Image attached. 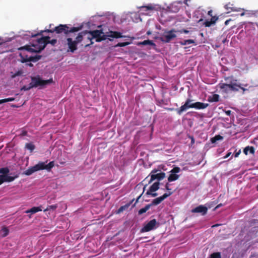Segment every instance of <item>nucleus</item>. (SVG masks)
I'll return each instance as SVG.
<instances>
[{"instance_id":"5701e85b","label":"nucleus","mask_w":258,"mask_h":258,"mask_svg":"<svg viewBox=\"0 0 258 258\" xmlns=\"http://www.w3.org/2000/svg\"><path fill=\"white\" fill-rule=\"evenodd\" d=\"M41 57V55H36L35 56H30L29 59H25L24 61H30L33 62H36L39 60Z\"/></svg>"},{"instance_id":"aec40b11","label":"nucleus","mask_w":258,"mask_h":258,"mask_svg":"<svg viewBox=\"0 0 258 258\" xmlns=\"http://www.w3.org/2000/svg\"><path fill=\"white\" fill-rule=\"evenodd\" d=\"M42 209L41 207H34L31 209L27 210L25 212L26 213H31V214H35L38 212L41 211Z\"/></svg>"},{"instance_id":"052dcab7","label":"nucleus","mask_w":258,"mask_h":258,"mask_svg":"<svg viewBox=\"0 0 258 258\" xmlns=\"http://www.w3.org/2000/svg\"><path fill=\"white\" fill-rule=\"evenodd\" d=\"M110 37H113V31H110Z\"/></svg>"},{"instance_id":"423d86ee","label":"nucleus","mask_w":258,"mask_h":258,"mask_svg":"<svg viewBox=\"0 0 258 258\" xmlns=\"http://www.w3.org/2000/svg\"><path fill=\"white\" fill-rule=\"evenodd\" d=\"M31 79V82L30 83V85H31L32 88L40 87L41 88L53 83V80L52 78L47 80H42L39 76L36 77H32Z\"/></svg>"},{"instance_id":"f8f14e48","label":"nucleus","mask_w":258,"mask_h":258,"mask_svg":"<svg viewBox=\"0 0 258 258\" xmlns=\"http://www.w3.org/2000/svg\"><path fill=\"white\" fill-rule=\"evenodd\" d=\"M182 4L181 1H176L172 3L168 8L169 11L174 13H177L179 11Z\"/></svg>"},{"instance_id":"680f3d73","label":"nucleus","mask_w":258,"mask_h":258,"mask_svg":"<svg viewBox=\"0 0 258 258\" xmlns=\"http://www.w3.org/2000/svg\"><path fill=\"white\" fill-rule=\"evenodd\" d=\"M27 65L30 66V67H32L33 66V64L31 63V62H29V63H27Z\"/></svg>"},{"instance_id":"7ed1b4c3","label":"nucleus","mask_w":258,"mask_h":258,"mask_svg":"<svg viewBox=\"0 0 258 258\" xmlns=\"http://www.w3.org/2000/svg\"><path fill=\"white\" fill-rule=\"evenodd\" d=\"M48 39H50L49 36L42 37L38 39L37 41V44L32 45V46L35 47V49L32 48L30 45H25L20 47L19 49L25 50L30 52H39L44 49L46 45L48 44V42H47Z\"/></svg>"},{"instance_id":"338daca9","label":"nucleus","mask_w":258,"mask_h":258,"mask_svg":"<svg viewBox=\"0 0 258 258\" xmlns=\"http://www.w3.org/2000/svg\"><path fill=\"white\" fill-rule=\"evenodd\" d=\"M253 256H255V255L254 254H251L250 256V258L253 257Z\"/></svg>"},{"instance_id":"69168bd1","label":"nucleus","mask_w":258,"mask_h":258,"mask_svg":"<svg viewBox=\"0 0 258 258\" xmlns=\"http://www.w3.org/2000/svg\"><path fill=\"white\" fill-rule=\"evenodd\" d=\"M191 142H192V143H194V138H193V137H192V138H191Z\"/></svg>"},{"instance_id":"cd10ccee","label":"nucleus","mask_w":258,"mask_h":258,"mask_svg":"<svg viewBox=\"0 0 258 258\" xmlns=\"http://www.w3.org/2000/svg\"><path fill=\"white\" fill-rule=\"evenodd\" d=\"M130 207V204H125L122 206H121L117 211H116V214H119L122 212L123 211L127 210Z\"/></svg>"},{"instance_id":"ddd939ff","label":"nucleus","mask_w":258,"mask_h":258,"mask_svg":"<svg viewBox=\"0 0 258 258\" xmlns=\"http://www.w3.org/2000/svg\"><path fill=\"white\" fill-rule=\"evenodd\" d=\"M217 87L220 89L221 93L228 94L230 92L229 83H223L222 81L219 83Z\"/></svg>"},{"instance_id":"c9c22d12","label":"nucleus","mask_w":258,"mask_h":258,"mask_svg":"<svg viewBox=\"0 0 258 258\" xmlns=\"http://www.w3.org/2000/svg\"><path fill=\"white\" fill-rule=\"evenodd\" d=\"M126 36H123L120 32L117 31H114V38H118L122 37H126Z\"/></svg>"},{"instance_id":"f704fd0d","label":"nucleus","mask_w":258,"mask_h":258,"mask_svg":"<svg viewBox=\"0 0 258 258\" xmlns=\"http://www.w3.org/2000/svg\"><path fill=\"white\" fill-rule=\"evenodd\" d=\"M208 258H221V253L219 252H214Z\"/></svg>"},{"instance_id":"9b49d317","label":"nucleus","mask_w":258,"mask_h":258,"mask_svg":"<svg viewBox=\"0 0 258 258\" xmlns=\"http://www.w3.org/2000/svg\"><path fill=\"white\" fill-rule=\"evenodd\" d=\"M173 194V191H169V192H166L162 196H160L158 198H157L154 199L151 203L149 204L151 205V207L153 206H156L160 204L163 201H164L165 199L171 196Z\"/></svg>"},{"instance_id":"f03ea898","label":"nucleus","mask_w":258,"mask_h":258,"mask_svg":"<svg viewBox=\"0 0 258 258\" xmlns=\"http://www.w3.org/2000/svg\"><path fill=\"white\" fill-rule=\"evenodd\" d=\"M192 100L188 98L186 100L185 103L179 108H175V111L178 115H181L183 112L185 111L188 108H195L197 109H204L207 108L209 104L201 102L191 103Z\"/></svg>"},{"instance_id":"4c0bfd02","label":"nucleus","mask_w":258,"mask_h":258,"mask_svg":"<svg viewBox=\"0 0 258 258\" xmlns=\"http://www.w3.org/2000/svg\"><path fill=\"white\" fill-rule=\"evenodd\" d=\"M49 39H48L47 40V42H48V44H51L52 46H54L57 42V40L55 39H53L50 40Z\"/></svg>"},{"instance_id":"3c124183","label":"nucleus","mask_w":258,"mask_h":258,"mask_svg":"<svg viewBox=\"0 0 258 258\" xmlns=\"http://www.w3.org/2000/svg\"><path fill=\"white\" fill-rule=\"evenodd\" d=\"M226 115L230 116L231 113V110H227L225 111Z\"/></svg>"},{"instance_id":"774afa93","label":"nucleus","mask_w":258,"mask_h":258,"mask_svg":"<svg viewBox=\"0 0 258 258\" xmlns=\"http://www.w3.org/2000/svg\"><path fill=\"white\" fill-rule=\"evenodd\" d=\"M218 226V224H216V225H213L212 227H217Z\"/></svg>"},{"instance_id":"5fc2aeb1","label":"nucleus","mask_w":258,"mask_h":258,"mask_svg":"<svg viewBox=\"0 0 258 258\" xmlns=\"http://www.w3.org/2000/svg\"><path fill=\"white\" fill-rule=\"evenodd\" d=\"M231 154V152L228 153L225 156H224V158H228Z\"/></svg>"},{"instance_id":"39448f33","label":"nucleus","mask_w":258,"mask_h":258,"mask_svg":"<svg viewBox=\"0 0 258 258\" xmlns=\"http://www.w3.org/2000/svg\"><path fill=\"white\" fill-rule=\"evenodd\" d=\"M47 161H46V162H39L38 164L26 170L24 174L26 175H30L34 172L39 170H46L47 171H51V169L54 166V161H51L48 164H46V163H47Z\"/></svg>"},{"instance_id":"79ce46f5","label":"nucleus","mask_w":258,"mask_h":258,"mask_svg":"<svg viewBox=\"0 0 258 258\" xmlns=\"http://www.w3.org/2000/svg\"><path fill=\"white\" fill-rule=\"evenodd\" d=\"M31 88H32V87L31 86V85H30V83L29 84V86H23L21 90H24V91H28V90H29L30 89H31Z\"/></svg>"},{"instance_id":"a878e982","label":"nucleus","mask_w":258,"mask_h":258,"mask_svg":"<svg viewBox=\"0 0 258 258\" xmlns=\"http://www.w3.org/2000/svg\"><path fill=\"white\" fill-rule=\"evenodd\" d=\"M150 208H151V205H149V204L146 205L144 208H143L139 210L138 214L139 215H141L146 213Z\"/></svg>"},{"instance_id":"c85d7f7f","label":"nucleus","mask_w":258,"mask_h":258,"mask_svg":"<svg viewBox=\"0 0 258 258\" xmlns=\"http://www.w3.org/2000/svg\"><path fill=\"white\" fill-rule=\"evenodd\" d=\"M20 56H21L22 62H30V61H24L25 59H29V56L26 54L24 52L20 53Z\"/></svg>"},{"instance_id":"0e129e2a","label":"nucleus","mask_w":258,"mask_h":258,"mask_svg":"<svg viewBox=\"0 0 258 258\" xmlns=\"http://www.w3.org/2000/svg\"><path fill=\"white\" fill-rule=\"evenodd\" d=\"M230 20H226L225 22V25H227L228 24V22Z\"/></svg>"},{"instance_id":"a211bd4d","label":"nucleus","mask_w":258,"mask_h":258,"mask_svg":"<svg viewBox=\"0 0 258 258\" xmlns=\"http://www.w3.org/2000/svg\"><path fill=\"white\" fill-rule=\"evenodd\" d=\"M160 183L159 182H156L154 183L146 192V195H149L150 192H155L159 188Z\"/></svg>"},{"instance_id":"864d4df0","label":"nucleus","mask_w":258,"mask_h":258,"mask_svg":"<svg viewBox=\"0 0 258 258\" xmlns=\"http://www.w3.org/2000/svg\"><path fill=\"white\" fill-rule=\"evenodd\" d=\"M21 135L22 136H26V135H27V132H26V131H23Z\"/></svg>"},{"instance_id":"20e7f679","label":"nucleus","mask_w":258,"mask_h":258,"mask_svg":"<svg viewBox=\"0 0 258 258\" xmlns=\"http://www.w3.org/2000/svg\"><path fill=\"white\" fill-rule=\"evenodd\" d=\"M86 43H84L85 47L90 46L93 44L92 40L96 39V41L100 42L105 39V35L102 30H96L93 31H87V36L86 37Z\"/></svg>"},{"instance_id":"13d9d810","label":"nucleus","mask_w":258,"mask_h":258,"mask_svg":"<svg viewBox=\"0 0 258 258\" xmlns=\"http://www.w3.org/2000/svg\"><path fill=\"white\" fill-rule=\"evenodd\" d=\"M135 199H133L132 201H131L129 203H127L126 204H130V206H131V205L133 203V202L134 201Z\"/></svg>"},{"instance_id":"6e6552de","label":"nucleus","mask_w":258,"mask_h":258,"mask_svg":"<svg viewBox=\"0 0 258 258\" xmlns=\"http://www.w3.org/2000/svg\"><path fill=\"white\" fill-rule=\"evenodd\" d=\"M157 225H159L155 219L150 221L148 223L145 224L141 229V232H147L157 228Z\"/></svg>"},{"instance_id":"8fccbe9b","label":"nucleus","mask_w":258,"mask_h":258,"mask_svg":"<svg viewBox=\"0 0 258 258\" xmlns=\"http://www.w3.org/2000/svg\"><path fill=\"white\" fill-rule=\"evenodd\" d=\"M208 15L211 17L213 16V11L212 10H210L208 12Z\"/></svg>"},{"instance_id":"a18cd8bd","label":"nucleus","mask_w":258,"mask_h":258,"mask_svg":"<svg viewBox=\"0 0 258 258\" xmlns=\"http://www.w3.org/2000/svg\"><path fill=\"white\" fill-rule=\"evenodd\" d=\"M143 195V193H142L136 199L135 203L132 205V208H134L136 206L137 203L139 202V199L141 198Z\"/></svg>"},{"instance_id":"e433bc0d","label":"nucleus","mask_w":258,"mask_h":258,"mask_svg":"<svg viewBox=\"0 0 258 258\" xmlns=\"http://www.w3.org/2000/svg\"><path fill=\"white\" fill-rule=\"evenodd\" d=\"M57 206L56 205H50L48 206L46 209L44 210V211H50V210H54L56 209Z\"/></svg>"},{"instance_id":"9d476101","label":"nucleus","mask_w":258,"mask_h":258,"mask_svg":"<svg viewBox=\"0 0 258 258\" xmlns=\"http://www.w3.org/2000/svg\"><path fill=\"white\" fill-rule=\"evenodd\" d=\"M158 171V170L155 169H153L150 173L151 179L149 183H151L155 179L161 180L164 179L165 177V173L164 172H160L159 173L155 174Z\"/></svg>"},{"instance_id":"473e14b6","label":"nucleus","mask_w":258,"mask_h":258,"mask_svg":"<svg viewBox=\"0 0 258 258\" xmlns=\"http://www.w3.org/2000/svg\"><path fill=\"white\" fill-rule=\"evenodd\" d=\"M131 43V42H118L117 44L114 45V47H123L130 44Z\"/></svg>"},{"instance_id":"b1692460","label":"nucleus","mask_w":258,"mask_h":258,"mask_svg":"<svg viewBox=\"0 0 258 258\" xmlns=\"http://www.w3.org/2000/svg\"><path fill=\"white\" fill-rule=\"evenodd\" d=\"M141 9L144 11H153L155 10V7L152 4L148 5V6H144L141 7Z\"/></svg>"},{"instance_id":"dca6fc26","label":"nucleus","mask_w":258,"mask_h":258,"mask_svg":"<svg viewBox=\"0 0 258 258\" xmlns=\"http://www.w3.org/2000/svg\"><path fill=\"white\" fill-rule=\"evenodd\" d=\"M18 177V175L15 176H5L0 175V185L4 182H12L15 180V178Z\"/></svg>"},{"instance_id":"58836bf2","label":"nucleus","mask_w":258,"mask_h":258,"mask_svg":"<svg viewBox=\"0 0 258 258\" xmlns=\"http://www.w3.org/2000/svg\"><path fill=\"white\" fill-rule=\"evenodd\" d=\"M180 170V169L179 167H174L171 170V173H172L173 174H176L177 173H178L179 172Z\"/></svg>"},{"instance_id":"de8ad7c7","label":"nucleus","mask_w":258,"mask_h":258,"mask_svg":"<svg viewBox=\"0 0 258 258\" xmlns=\"http://www.w3.org/2000/svg\"><path fill=\"white\" fill-rule=\"evenodd\" d=\"M149 196H151L152 197H156L158 196V194L155 192H150Z\"/></svg>"},{"instance_id":"09e8293b","label":"nucleus","mask_w":258,"mask_h":258,"mask_svg":"<svg viewBox=\"0 0 258 258\" xmlns=\"http://www.w3.org/2000/svg\"><path fill=\"white\" fill-rule=\"evenodd\" d=\"M180 33H185V34H187L189 33V31L188 30H185V29H183V30H181L179 31Z\"/></svg>"},{"instance_id":"6ab92c4d","label":"nucleus","mask_w":258,"mask_h":258,"mask_svg":"<svg viewBox=\"0 0 258 258\" xmlns=\"http://www.w3.org/2000/svg\"><path fill=\"white\" fill-rule=\"evenodd\" d=\"M137 45L138 46L147 45H150L153 46H156V44L154 43V42L152 40H150L149 39L145 40L142 42H139Z\"/></svg>"},{"instance_id":"2eb2a0df","label":"nucleus","mask_w":258,"mask_h":258,"mask_svg":"<svg viewBox=\"0 0 258 258\" xmlns=\"http://www.w3.org/2000/svg\"><path fill=\"white\" fill-rule=\"evenodd\" d=\"M67 42L69 47L68 51L74 52L77 50L78 44L75 41H73L71 38H67Z\"/></svg>"},{"instance_id":"412c9836","label":"nucleus","mask_w":258,"mask_h":258,"mask_svg":"<svg viewBox=\"0 0 258 258\" xmlns=\"http://www.w3.org/2000/svg\"><path fill=\"white\" fill-rule=\"evenodd\" d=\"M220 96L218 94H214L208 97V100L210 102H217L219 100Z\"/></svg>"},{"instance_id":"1a4fd4ad","label":"nucleus","mask_w":258,"mask_h":258,"mask_svg":"<svg viewBox=\"0 0 258 258\" xmlns=\"http://www.w3.org/2000/svg\"><path fill=\"white\" fill-rule=\"evenodd\" d=\"M176 32V31L174 29H172L168 31L166 34L163 35L160 38L161 41L164 43H168L170 42L172 39L176 37V35L173 33V32Z\"/></svg>"},{"instance_id":"bf43d9fd","label":"nucleus","mask_w":258,"mask_h":258,"mask_svg":"<svg viewBox=\"0 0 258 258\" xmlns=\"http://www.w3.org/2000/svg\"><path fill=\"white\" fill-rule=\"evenodd\" d=\"M239 88L241 89V90H242L243 92L246 90V89L244 88L243 87H241V86H240V87H238V89Z\"/></svg>"},{"instance_id":"6e6d98bb","label":"nucleus","mask_w":258,"mask_h":258,"mask_svg":"<svg viewBox=\"0 0 258 258\" xmlns=\"http://www.w3.org/2000/svg\"><path fill=\"white\" fill-rule=\"evenodd\" d=\"M166 110H169V111H172V110H174L175 111V109H174L173 108H167Z\"/></svg>"},{"instance_id":"a19ab883","label":"nucleus","mask_w":258,"mask_h":258,"mask_svg":"<svg viewBox=\"0 0 258 258\" xmlns=\"http://www.w3.org/2000/svg\"><path fill=\"white\" fill-rule=\"evenodd\" d=\"M212 25H214V24L211 20H206L204 22V25L205 27H209Z\"/></svg>"},{"instance_id":"c756f323","label":"nucleus","mask_w":258,"mask_h":258,"mask_svg":"<svg viewBox=\"0 0 258 258\" xmlns=\"http://www.w3.org/2000/svg\"><path fill=\"white\" fill-rule=\"evenodd\" d=\"M10 170L8 167H4L0 168V173L2 174L1 175L9 176L8 174L9 173Z\"/></svg>"},{"instance_id":"f3484780","label":"nucleus","mask_w":258,"mask_h":258,"mask_svg":"<svg viewBox=\"0 0 258 258\" xmlns=\"http://www.w3.org/2000/svg\"><path fill=\"white\" fill-rule=\"evenodd\" d=\"M87 36V31H84L79 33L78 35L74 40L77 44L82 41L84 38H86Z\"/></svg>"},{"instance_id":"2f4dec72","label":"nucleus","mask_w":258,"mask_h":258,"mask_svg":"<svg viewBox=\"0 0 258 258\" xmlns=\"http://www.w3.org/2000/svg\"><path fill=\"white\" fill-rule=\"evenodd\" d=\"M223 139V137L220 135H216L214 137L211 139V142L212 143H215L216 141L221 140Z\"/></svg>"},{"instance_id":"ea45409f","label":"nucleus","mask_w":258,"mask_h":258,"mask_svg":"<svg viewBox=\"0 0 258 258\" xmlns=\"http://www.w3.org/2000/svg\"><path fill=\"white\" fill-rule=\"evenodd\" d=\"M15 98L11 97V98H8L2 99V103H4L8 102L13 101L15 100Z\"/></svg>"},{"instance_id":"0eeeda50","label":"nucleus","mask_w":258,"mask_h":258,"mask_svg":"<svg viewBox=\"0 0 258 258\" xmlns=\"http://www.w3.org/2000/svg\"><path fill=\"white\" fill-rule=\"evenodd\" d=\"M224 80L226 82L229 83L230 92H237L238 91V87H240V84H238L236 83L237 80L234 79L233 76L225 77Z\"/></svg>"},{"instance_id":"bb28decb","label":"nucleus","mask_w":258,"mask_h":258,"mask_svg":"<svg viewBox=\"0 0 258 258\" xmlns=\"http://www.w3.org/2000/svg\"><path fill=\"white\" fill-rule=\"evenodd\" d=\"M9 233V230L8 228L4 227L0 231V234L2 237H4L7 236Z\"/></svg>"},{"instance_id":"4be33fe9","label":"nucleus","mask_w":258,"mask_h":258,"mask_svg":"<svg viewBox=\"0 0 258 258\" xmlns=\"http://www.w3.org/2000/svg\"><path fill=\"white\" fill-rule=\"evenodd\" d=\"M254 148L252 146H247L243 150V153L246 155H248V152L251 154L254 153Z\"/></svg>"},{"instance_id":"7c9ffc66","label":"nucleus","mask_w":258,"mask_h":258,"mask_svg":"<svg viewBox=\"0 0 258 258\" xmlns=\"http://www.w3.org/2000/svg\"><path fill=\"white\" fill-rule=\"evenodd\" d=\"M194 43L195 41L192 39L184 40L179 42V43L182 45H186Z\"/></svg>"},{"instance_id":"f257e3e1","label":"nucleus","mask_w":258,"mask_h":258,"mask_svg":"<svg viewBox=\"0 0 258 258\" xmlns=\"http://www.w3.org/2000/svg\"><path fill=\"white\" fill-rule=\"evenodd\" d=\"M82 27V26H80L79 27H73L70 28L67 25L60 24L58 26L55 27L53 29H48L45 30H42L36 34L32 35V37H36L38 35H42L43 32L53 33L55 32L57 34H64L67 35L69 33L78 32L81 30Z\"/></svg>"},{"instance_id":"603ef678","label":"nucleus","mask_w":258,"mask_h":258,"mask_svg":"<svg viewBox=\"0 0 258 258\" xmlns=\"http://www.w3.org/2000/svg\"><path fill=\"white\" fill-rule=\"evenodd\" d=\"M240 152H241L240 150H239V151H238V152H237V153H236L235 154V155H234V156H235V157H237L239 156V154L240 153Z\"/></svg>"},{"instance_id":"c03bdc74","label":"nucleus","mask_w":258,"mask_h":258,"mask_svg":"<svg viewBox=\"0 0 258 258\" xmlns=\"http://www.w3.org/2000/svg\"><path fill=\"white\" fill-rule=\"evenodd\" d=\"M211 21L214 24H215L218 19V17L217 16H212L211 17Z\"/></svg>"},{"instance_id":"393cba45","label":"nucleus","mask_w":258,"mask_h":258,"mask_svg":"<svg viewBox=\"0 0 258 258\" xmlns=\"http://www.w3.org/2000/svg\"><path fill=\"white\" fill-rule=\"evenodd\" d=\"M179 178V175L176 174L171 173L168 178V181L171 182L177 180Z\"/></svg>"},{"instance_id":"49530a36","label":"nucleus","mask_w":258,"mask_h":258,"mask_svg":"<svg viewBox=\"0 0 258 258\" xmlns=\"http://www.w3.org/2000/svg\"><path fill=\"white\" fill-rule=\"evenodd\" d=\"M169 183H166V185H165V189L168 191V192H169V191H171L170 190H171V188H169Z\"/></svg>"},{"instance_id":"e2e57ef3","label":"nucleus","mask_w":258,"mask_h":258,"mask_svg":"<svg viewBox=\"0 0 258 258\" xmlns=\"http://www.w3.org/2000/svg\"><path fill=\"white\" fill-rule=\"evenodd\" d=\"M146 186H147V185H145L144 187H143V191L142 192L143 194H144V192L145 191Z\"/></svg>"},{"instance_id":"37998d69","label":"nucleus","mask_w":258,"mask_h":258,"mask_svg":"<svg viewBox=\"0 0 258 258\" xmlns=\"http://www.w3.org/2000/svg\"><path fill=\"white\" fill-rule=\"evenodd\" d=\"M224 7L227 10H231V11H237L235 9L229 7V4L226 5Z\"/></svg>"},{"instance_id":"4d7b16f0","label":"nucleus","mask_w":258,"mask_h":258,"mask_svg":"<svg viewBox=\"0 0 258 258\" xmlns=\"http://www.w3.org/2000/svg\"><path fill=\"white\" fill-rule=\"evenodd\" d=\"M190 1V0H184V2H183V3H184L186 6H188V4H187V2H188V1Z\"/></svg>"},{"instance_id":"4468645a","label":"nucleus","mask_w":258,"mask_h":258,"mask_svg":"<svg viewBox=\"0 0 258 258\" xmlns=\"http://www.w3.org/2000/svg\"><path fill=\"white\" fill-rule=\"evenodd\" d=\"M208 212V208L204 205H200L191 210V212L194 213H201L202 215H205Z\"/></svg>"},{"instance_id":"72a5a7b5","label":"nucleus","mask_w":258,"mask_h":258,"mask_svg":"<svg viewBox=\"0 0 258 258\" xmlns=\"http://www.w3.org/2000/svg\"><path fill=\"white\" fill-rule=\"evenodd\" d=\"M25 147L31 152L35 149V146L31 143H27L25 145Z\"/></svg>"}]
</instances>
